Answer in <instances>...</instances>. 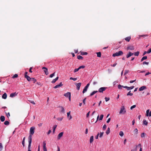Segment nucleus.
Listing matches in <instances>:
<instances>
[{"label": "nucleus", "instance_id": "1", "mask_svg": "<svg viewBox=\"0 0 151 151\" xmlns=\"http://www.w3.org/2000/svg\"><path fill=\"white\" fill-rule=\"evenodd\" d=\"M123 52L122 51L120 50L117 52H116L114 53L112 55V56L113 57H115L116 56L122 55H123Z\"/></svg>", "mask_w": 151, "mask_h": 151}, {"label": "nucleus", "instance_id": "2", "mask_svg": "<svg viewBox=\"0 0 151 151\" xmlns=\"http://www.w3.org/2000/svg\"><path fill=\"white\" fill-rule=\"evenodd\" d=\"M126 112V110L124 106H122L120 108L119 113L120 114H124Z\"/></svg>", "mask_w": 151, "mask_h": 151}, {"label": "nucleus", "instance_id": "3", "mask_svg": "<svg viewBox=\"0 0 151 151\" xmlns=\"http://www.w3.org/2000/svg\"><path fill=\"white\" fill-rule=\"evenodd\" d=\"M35 127H31L30 129L29 134L33 135L35 132Z\"/></svg>", "mask_w": 151, "mask_h": 151}, {"label": "nucleus", "instance_id": "4", "mask_svg": "<svg viewBox=\"0 0 151 151\" xmlns=\"http://www.w3.org/2000/svg\"><path fill=\"white\" fill-rule=\"evenodd\" d=\"M106 87H101L99 88V89L98 91L100 93H103V92L105 91L107 88Z\"/></svg>", "mask_w": 151, "mask_h": 151}, {"label": "nucleus", "instance_id": "5", "mask_svg": "<svg viewBox=\"0 0 151 151\" xmlns=\"http://www.w3.org/2000/svg\"><path fill=\"white\" fill-rule=\"evenodd\" d=\"M89 85H90V83H88L85 86V87L84 88V89H83V93H85V92H86L87 91V89L88 87H89Z\"/></svg>", "mask_w": 151, "mask_h": 151}, {"label": "nucleus", "instance_id": "6", "mask_svg": "<svg viewBox=\"0 0 151 151\" xmlns=\"http://www.w3.org/2000/svg\"><path fill=\"white\" fill-rule=\"evenodd\" d=\"M43 151H47V148L46 147V143L45 141H44L43 142Z\"/></svg>", "mask_w": 151, "mask_h": 151}, {"label": "nucleus", "instance_id": "7", "mask_svg": "<svg viewBox=\"0 0 151 151\" xmlns=\"http://www.w3.org/2000/svg\"><path fill=\"white\" fill-rule=\"evenodd\" d=\"M59 107L60 108H61L60 112L63 113V114L65 113V110L64 107L61 106H59Z\"/></svg>", "mask_w": 151, "mask_h": 151}, {"label": "nucleus", "instance_id": "8", "mask_svg": "<svg viewBox=\"0 0 151 151\" xmlns=\"http://www.w3.org/2000/svg\"><path fill=\"white\" fill-rule=\"evenodd\" d=\"M33 135L29 134L28 137V142L29 143H32V137Z\"/></svg>", "mask_w": 151, "mask_h": 151}, {"label": "nucleus", "instance_id": "9", "mask_svg": "<svg viewBox=\"0 0 151 151\" xmlns=\"http://www.w3.org/2000/svg\"><path fill=\"white\" fill-rule=\"evenodd\" d=\"M42 69H45V70H44V72L46 75H47L49 73L48 71V70L47 68L45 67H43L42 68Z\"/></svg>", "mask_w": 151, "mask_h": 151}, {"label": "nucleus", "instance_id": "10", "mask_svg": "<svg viewBox=\"0 0 151 151\" xmlns=\"http://www.w3.org/2000/svg\"><path fill=\"white\" fill-rule=\"evenodd\" d=\"M127 50H133L134 49V48L133 46H128L127 48Z\"/></svg>", "mask_w": 151, "mask_h": 151}, {"label": "nucleus", "instance_id": "11", "mask_svg": "<svg viewBox=\"0 0 151 151\" xmlns=\"http://www.w3.org/2000/svg\"><path fill=\"white\" fill-rule=\"evenodd\" d=\"M63 133H64L63 132H60L58 134V139H59L61 138L63 136Z\"/></svg>", "mask_w": 151, "mask_h": 151}, {"label": "nucleus", "instance_id": "12", "mask_svg": "<svg viewBox=\"0 0 151 151\" xmlns=\"http://www.w3.org/2000/svg\"><path fill=\"white\" fill-rule=\"evenodd\" d=\"M134 54L133 53H132L131 52H129V53L127 55H126V58H128L130 57L132 55Z\"/></svg>", "mask_w": 151, "mask_h": 151}, {"label": "nucleus", "instance_id": "13", "mask_svg": "<svg viewBox=\"0 0 151 151\" xmlns=\"http://www.w3.org/2000/svg\"><path fill=\"white\" fill-rule=\"evenodd\" d=\"M63 85L62 84V83L60 82L59 84L57 85L54 87V88H59L61 86H63Z\"/></svg>", "mask_w": 151, "mask_h": 151}, {"label": "nucleus", "instance_id": "14", "mask_svg": "<svg viewBox=\"0 0 151 151\" xmlns=\"http://www.w3.org/2000/svg\"><path fill=\"white\" fill-rule=\"evenodd\" d=\"M146 88L147 87L146 86H143L139 88V91H142L145 89H146Z\"/></svg>", "mask_w": 151, "mask_h": 151}, {"label": "nucleus", "instance_id": "15", "mask_svg": "<svg viewBox=\"0 0 151 151\" xmlns=\"http://www.w3.org/2000/svg\"><path fill=\"white\" fill-rule=\"evenodd\" d=\"M17 93H16V92L12 93L10 94V97H14L17 96Z\"/></svg>", "mask_w": 151, "mask_h": 151}, {"label": "nucleus", "instance_id": "16", "mask_svg": "<svg viewBox=\"0 0 151 151\" xmlns=\"http://www.w3.org/2000/svg\"><path fill=\"white\" fill-rule=\"evenodd\" d=\"M71 95V93L70 92H67V93H65L64 96L66 97H68Z\"/></svg>", "mask_w": 151, "mask_h": 151}, {"label": "nucleus", "instance_id": "17", "mask_svg": "<svg viewBox=\"0 0 151 151\" xmlns=\"http://www.w3.org/2000/svg\"><path fill=\"white\" fill-rule=\"evenodd\" d=\"M81 83H77L76 84V86L77 87V89L78 90H79L80 89V87L81 86Z\"/></svg>", "mask_w": 151, "mask_h": 151}, {"label": "nucleus", "instance_id": "18", "mask_svg": "<svg viewBox=\"0 0 151 151\" xmlns=\"http://www.w3.org/2000/svg\"><path fill=\"white\" fill-rule=\"evenodd\" d=\"M70 111L68 112L67 113V117L68 118H69V116L70 117V118H69V119L70 120L72 118V116L71 115H70Z\"/></svg>", "mask_w": 151, "mask_h": 151}, {"label": "nucleus", "instance_id": "19", "mask_svg": "<svg viewBox=\"0 0 151 151\" xmlns=\"http://www.w3.org/2000/svg\"><path fill=\"white\" fill-rule=\"evenodd\" d=\"M7 96V94L6 93H4V94L2 95V99H6Z\"/></svg>", "mask_w": 151, "mask_h": 151}, {"label": "nucleus", "instance_id": "20", "mask_svg": "<svg viewBox=\"0 0 151 151\" xmlns=\"http://www.w3.org/2000/svg\"><path fill=\"white\" fill-rule=\"evenodd\" d=\"M93 136H91L90 139V143H91L93 142Z\"/></svg>", "mask_w": 151, "mask_h": 151}, {"label": "nucleus", "instance_id": "21", "mask_svg": "<svg viewBox=\"0 0 151 151\" xmlns=\"http://www.w3.org/2000/svg\"><path fill=\"white\" fill-rule=\"evenodd\" d=\"M0 119L1 121L2 122L4 121L5 120V117L3 116H1Z\"/></svg>", "mask_w": 151, "mask_h": 151}, {"label": "nucleus", "instance_id": "22", "mask_svg": "<svg viewBox=\"0 0 151 151\" xmlns=\"http://www.w3.org/2000/svg\"><path fill=\"white\" fill-rule=\"evenodd\" d=\"M98 92V91H93L92 93H90V96H92L93 95L97 93Z\"/></svg>", "mask_w": 151, "mask_h": 151}, {"label": "nucleus", "instance_id": "23", "mask_svg": "<svg viewBox=\"0 0 151 151\" xmlns=\"http://www.w3.org/2000/svg\"><path fill=\"white\" fill-rule=\"evenodd\" d=\"M58 78H59L58 77H57L55 79H53L51 82L52 83H55V82L58 80Z\"/></svg>", "mask_w": 151, "mask_h": 151}, {"label": "nucleus", "instance_id": "24", "mask_svg": "<svg viewBox=\"0 0 151 151\" xmlns=\"http://www.w3.org/2000/svg\"><path fill=\"white\" fill-rule=\"evenodd\" d=\"M25 78L27 79V81H31V78H31L29 76H28L27 75L26 76Z\"/></svg>", "mask_w": 151, "mask_h": 151}, {"label": "nucleus", "instance_id": "25", "mask_svg": "<svg viewBox=\"0 0 151 151\" xmlns=\"http://www.w3.org/2000/svg\"><path fill=\"white\" fill-rule=\"evenodd\" d=\"M57 126V125H55L53 126V131H52L53 133H55V129Z\"/></svg>", "mask_w": 151, "mask_h": 151}, {"label": "nucleus", "instance_id": "26", "mask_svg": "<svg viewBox=\"0 0 151 151\" xmlns=\"http://www.w3.org/2000/svg\"><path fill=\"white\" fill-rule=\"evenodd\" d=\"M81 54L82 55H87L88 54V53L86 52H83L81 51L80 52Z\"/></svg>", "mask_w": 151, "mask_h": 151}, {"label": "nucleus", "instance_id": "27", "mask_svg": "<svg viewBox=\"0 0 151 151\" xmlns=\"http://www.w3.org/2000/svg\"><path fill=\"white\" fill-rule=\"evenodd\" d=\"M131 39V37H126V38H125V40L128 41V42H129L130 40Z\"/></svg>", "mask_w": 151, "mask_h": 151}, {"label": "nucleus", "instance_id": "28", "mask_svg": "<svg viewBox=\"0 0 151 151\" xmlns=\"http://www.w3.org/2000/svg\"><path fill=\"white\" fill-rule=\"evenodd\" d=\"M110 128L109 127H108L107 128V129L106 131V133L107 135H108L110 133Z\"/></svg>", "mask_w": 151, "mask_h": 151}, {"label": "nucleus", "instance_id": "29", "mask_svg": "<svg viewBox=\"0 0 151 151\" xmlns=\"http://www.w3.org/2000/svg\"><path fill=\"white\" fill-rule=\"evenodd\" d=\"M97 54V56L98 57H101V53L100 52H96Z\"/></svg>", "mask_w": 151, "mask_h": 151}, {"label": "nucleus", "instance_id": "30", "mask_svg": "<svg viewBox=\"0 0 151 151\" xmlns=\"http://www.w3.org/2000/svg\"><path fill=\"white\" fill-rule=\"evenodd\" d=\"M139 51H137V52H135L134 54L136 56H138L139 54Z\"/></svg>", "mask_w": 151, "mask_h": 151}, {"label": "nucleus", "instance_id": "31", "mask_svg": "<svg viewBox=\"0 0 151 151\" xmlns=\"http://www.w3.org/2000/svg\"><path fill=\"white\" fill-rule=\"evenodd\" d=\"M147 58V56H145L142 57L141 59V61L142 62L143 61L145 60H146Z\"/></svg>", "mask_w": 151, "mask_h": 151}, {"label": "nucleus", "instance_id": "32", "mask_svg": "<svg viewBox=\"0 0 151 151\" xmlns=\"http://www.w3.org/2000/svg\"><path fill=\"white\" fill-rule=\"evenodd\" d=\"M9 121H6L4 122V124L6 125H8L9 124Z\"/></svg>", "mask_w": 151, "mask_h": 151}, {"label": "nucleus", "instance_id": "33", "mask_svg": "<svg viewBox=\"0 0 151 151\" xmlns=\"http://www.w3.org/2000/svg\"><path fill=\"white\" fill-rule=\"evenodd\" d=\"M148 124V122L146 120H144L143 121V124L147 125Z\"/></svg>", "mask_w": 151, "mask_h": 151}, {"label": "nucleus", "instance_id": "34", "mask_svg": "<svg viewBox=\"0 0 151 151\" xmlns=\"http://www.w3.org/2000/svg\"><path fill=\"white\" fill-rule=\"evenodd\" d=\"M77 58L79 60H83V58L81 55H78L77 56Z\"/></svg>", "mask_w": 151, "mask_h": 151}, {"label": "nucleus", "instance_id": "35", "mask_svg": "<svg viewBox=\"0 0 151 151\" xmlns=\"http://www.w3.org/2000/svg\"><path fill=\"white\" fill-rule=\"evenodd\" d=\"M31 81H33V83H34L36 82V79H35L34 78H31Z\"/></svg>", "mask_w": 151, "mask_h": 151}, {"label": "nucleus", "instance_id": "36", "mask_svg": "<svg viewBox=\"0 0 151 151\" xmlns=\"http://www.w3.org/2000/svg\"><path fill=\"white\" fill-rule=\"evenodd\" d=\"M134 86H132L131 87H128L127 90H130L132 89H133L134 88Z\"/></svg>", "mask_w": 151, "mask_h": 151}, {"label": "nucleus", "instance_id": "37", "mask_svg": "<svg viewBox=\"0 0 151 151\" xmlns=\"http://www.w3.org/2000/svg\"><path fill=\"white\" fill-rule=\"evenodd\" d=\"M133 95V93H131V91H130L127 94V96H132Z\"/></svg>", "mask_w": 151, "mask_h": 151}, {"label": "nucleus", "instance_id": "38", "mask_svg": "<svg viewBox=\"0 0 151 151\" xmlns=\"http://www.w3.org/2000/svg\"><path fill=\"white\" fill-rule=\"evenodd\" d=\"M31 143H29L28 147V150H31Z\"/></svg>", "mask_w": 151, "mask_h": 151}, {"label": "nucleus", "instance_id": "39", "mask_svg": "<svg viewBox=\"0 0 151 151\" xmlns=\"http://www.w3.org/2000/svg\"><path fill=\"white\" fill-rule=\"evenodd\" d=\"M119 135L121 136L122 137L124 135V133L122 131H120L119 132Z\"/></svg>", "mask_w": 151, "mask_h": 151}, {"label": "nucleus", "instance_id": "40", "mask_svg": "<svg viewBox=\"0 0 151 151\" xmlns=\"http://www.w3.org/2000/svg\"><path fill=\"white\" fill-rule=\"evenodd\" d=\"M103 117H104V115L103 114H101L100 115V117L99 118V120H101L102 119Z\"/></svg>", "mask_w": 151, "mask_h": 151}, {"label": "nucleus", "instance_id": "41", "mask_svg": "<svg viewBox=\"0 0 151 151\" xmlns=\"http://www.w3.org/2000/svg\"><path fill=\"white\" fill-rule=\"evenodd\" d=\"M3 148L1 143H0V151H1Z\"/></svg>", "mask_w": 151, "mask_h": 151}, {"label": "nucleus", "instance_id": "42", "mask_svg": "<svg viewBox=\"0 0 151 151\" xmlns=\"http://www.w3.org/2000/svg\"><path fill=\"white\" fill-rule=\"evenodd\" d=\"M138 130L136 128L134 130V132L135 133V134H138Z\"/></svg>", "mask_w": 151, "mask_h": 151}, {"label": "nucleus", "instance_id": "43", "mask_svg": "<svg viewBox=\"0 0 151 151\" xmlns=\"http://www.w3.org/2000/svg\"><path fill=\"white\" fill-rule=\"evenodd\" d=\"M137 146H136V147H135V149H132L131 150V151H137Z\"/></svg>", "mask_w": 151, "mask_h": 151}, {"label": "nucleus", "instance_id": "44", "mask_svg": "<svg viewBox=\"0 0 151 151\" xmlns=\"http://www.w3.org/2000/svg\"><path fill=\"white\" fill-rule=\"evenodd\" d=\"M105 101L106 102H107L108 101H109L110 99L109 97H105Z\"/></svg>", "mask_w": 151, "mask_h": 151}, {"label": "nucleus", "instance_id": "45", "mask_svg": "<svg viewBox=\"0 0 151 151\" xmlns=\"http://www.w3.org/2000/svg\"><path fill=\"white\" fill-rule=\"evenodd\" d=\"M55 72L54 73L52 74H51L50 76V78H52L53 76H55Z\"/></svg>", "mask_w": 151, "mask_h": 151}, {"label": "nucleus", "instance_id": "46", "mask_svg": "<svg viewBox=\"0 0 151 151\" xmlns=\"http://www.w3.org/2000/svg\"><path fill=\"white\" fill-rule=\"evenodd\" d=\"M104 132H101L100 133V135H99V137H102L103 134H104Z\"/></svg>", "mask_w": 151, "mask_h": 151}, {"label": "nucleus", "instance_id": "47", "mask_svg": "<svg viewBox=\"0 0 151 151\" xmlns=\"http://www.w3.org/2000/svg\"><path fill=\"white\" fill-rule=\"evenodd\" d=\"M106 127V124H104V125L103 126V129L104 130H105Z\"/></svg>", "mask_w": 151, "mask_h": 151}, {"label": "nucleus", "instance_id": "48", "mask_svg": "<svg viewBox=\"0 0 151 151\" xmlns=\"http://www.w3.org/2000/svg\"><path fill=\"white\" fill-rule=\"evenodd\" d=\"M70 80H72L74 81H75L77 80V78H73L72 77H70Z\"/></svg>", "mask_w": 151, "mask_h": 151}, {"label": "nucleus", "instance_id": "49", "mask_svg": "<svg viewBox=\"0 0 151 151\" xmlns=\"http://www.w3.org/2000/svg\"><path fill=\"white\" fill-rule=\"evenodd\" d=\"M136 107V105H134L132 106H131L130 107V109L131 110L133 108H135Z\"/></svg>", "mask_w": 151, "mask_h": 151}, {"label": "nucleus", "instance_id": "50", "mask_svg": "<svg viewBox=\"0 0 151 151\" xmlns=\"http://www.w3.org/2000/svg\"><path fill=\"white\" fill-rule=\"evenodd\" d=\"M85 68V66L84 65H81L78 68L80 69L81 68Z\"/></svg>", "mask_w": 151, "mask_h": 151}, {"label": "nucleus", "instance_id": "51", "mask_svg": "<svg viewBox=\"0 0 151 151\" xmlns=\"http://www.w3.org/2000/svg\"><path fill=\"white\" fill-rule=\"evenodd\" d=\"M150 110L149 109H147L146 111V116H148V114Z\"/></svg>", "mask_w": 151, "mask_h": 151}, {"label": "nucleus", "instance_id": "52", "mask_svg": "<svg viewBox=\"0 0 151 151\" xmlns=\"http://www.w3.org/2000/svg\"><path fill=\"white\" fill-rule=\"evenodd\" d=\"M18 77V75L17 74H15L14 76H13L12 77L13 78H17Z\"/></svg>", "mask_w": 151, "mask_h": 151}, {"label": "nucleus", "instance_id": "53", "mask_svg": "<svg viewBox=\"0 0 151 151\" xmlns=\"http://www.w3.org/2000/svg\"><path fill=\"white\" fill-rule=\"evenodd\" d=\"M63 118V117H61V118L59 117V118H57V119L58 121H61L62 120Z\"/></svg>", "mask_w": 151, "mask_h": 151}, {"label": "nucleus", "instance_id": "54", "mask_svg": "<svg viewBox=\"0 0 151 151\" xmlns=\"http://www.w3.org/2000/svg\"><path fill=\"white\" fill-rule=\"evenodd\" d=\"M118 87L119 89H122V85H119L118 86Z\"/></svg>", "mask_w": 151, "mask_h": 151}, {"label": "nucleus", "instance_id": "55", "mask_svg": "<svg viewBox=\"0 0 151 151\" xmlns=\"http://www.w3.org/2000/svg\"><path fill=\"white\" fill-rule=\"evenodd\" d=\"M79 70V68H76L74 70V73H76V72L78 71Z\"/></svg>", "mask_w": 151, "mask_h": 151}, {"label": "nucleus", "instance_id": "56", "mask_svg": "<svg viewBox=\"0 0 151 151\" xmlns=\"http://www.w3.org/2000/svg\"><path fill=\"white\" fill-rule=\"evenodd\" d=\"M86 98H85L83 100V102L84 105L85 104H86Z\"/></svg>", "mask_w": 151, "mask_h": 151}, {"label": "nucleus", "instance_id": "57", "mask_svg": "<svg viewBox=\"0 0 151 151\" xmlns=\"http://www.w3.org/2000/svg\"><path fill=\"white\" fill-rule=\"evenodd\" d=\"M6 115L7 116L8 118H9V116H10L9 113L8 112L7 113L6 112Z\"/></svg>", "mask_w": 151, "mask_h": 151}, {"label": "nucleus", "instance_id": "58", "mask_svg": "<svg viewBox=\"0 0 151 151\" xmlns=\"http://www.w3.org/2000/svg\"><path fill=\"white\" fill-rule=\"evenodd\" d=\"M145 136V134L143 132L141 134V137H144Z\"/></svg>", "mask_w": 151, "mask_h": 151}, {"label": "nucleus", "instance_id": "59", "mask_svg": "<svg viewBox=\"0 0 151 151\" xmlns=\"http://www.w3.org/2000/svg\"><path fill=\"white\" fill-rule=\"evenodd\" d=\"M147 53H150L151 52V48L149 49L147 51Z\"/></svg>", "mask_w": 151, "mask_h": 151}, {"label": "nucleus", "instance_id": "60", "mask_svg": "<svg viewBox=\"0 0 151 151\" xmlns=\"http://www.w3.org/2000/svg\"><path fill=\"white\" fill-rule=\"evenodd\" d=\"M129 72V70H125L124 75H125L126 74H127V73H128Z\"/></svg>", "mask_w": 151, "mask_h": 151}, {"label": "nucleus", "instance_id": "61", "mask_svg": "<svg viewBox=\"0 0 151 151\" xmlns=\"http://www.w3.org/2000/svg\"><path fill=\"white\" fill-rule=\"evenodd\" d=\"M148 36V35H139V37H146V36Z\"/></svg>", "mask_w": 151, "mask_h": 151}, {"label": "nucleus", "instance_id": "62", "mask_svg": "<svg viewBox=\"0 0 151 151\" xmlns=\"http://www.w3.org/2000/svg\"><path fill=\"white\" fill-rule=\"evenodd\" d=\"M143 65L144 64H147V65H148L149 64V63L148 62H145V61H144V62L143 63Z\"/></svg>", "mask_w": 151, "mask_h": 151}, {"label": "nucleus", "instance_id": "63", "mask_svg": "<svg viewBox=\"0 0 151 151\" xmlns=\"http://www.w3.org/2000/svg\"><path fill=\"white\" fill-rule=\"evenodd\" d=\"M117 64V63H115L114 64L112 65H111V66L114 67Z\"/></svg>", "mask_w": 151, "mask_h": 151}, {"label": "nucleus", "instance_id": "64", "mask_svg": "<svg viewBox=\"0 0 151 151\" xmlns=\"http://www.w3.org/2000/svg\"><path fill=\"white\" fill-rule=\"evenodd\" d=\"M51 132V130H49L48 132L47 133V134L48 135L49 134H50Z\"/></svg>", "mask_w": 151, "mask_h": 151}]
</instances>
